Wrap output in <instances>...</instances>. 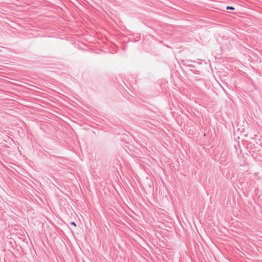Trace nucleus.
<instances>
[{"label":"nucleus","mask_w":262,"mask_h":262,"mask_svg":"<svg viewBox=\"0 0 262 262\" xmlns=\"http://www.w3.org/2000/svg\"><path fill=\"white\" fill-rule=\"evenodd\" d=\"M227 9H230V10H234V8L233 7H230V6H228L227 7Z\"/></svg>","instance_id":"f257e3e1"},{"label":"nucleus","mask_w":262,"mask_h":262,"mask_svg":"<svg viewBox=\"0 0 262 262\" xmlns=\"http://www.w3.org/2000/svg\"><path fill=\"white\" fill-rule=\"evenodd\" d=\"M71 225L74 226H76V224L74 222H71Z\"/></svg>","instance_id":"f03ea898"}]
</instances>
